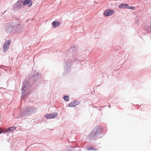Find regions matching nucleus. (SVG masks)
Returning a JSON list of instances; mask_svg holds the SVG:
<instances>
[{
  "label": "nucleus",
  "mask_w": 151,
  "mask_h": 151,
  "mask_svg": "<svg viewBox=\"0 0 151 151\" xmlns=\"http://www.w3.org/2000/svg\"><path fill=\"white\" fill-rule=\"evenodd\" d=\"M41 75L36 72H33L29 76V79L25 80L22 83L21 89L22 96L24 97L29 88L40 80Z\"/></svg>",
  "instance_id": "f257e3e1"
},
{
  "label": "nucleus",
  "mask_w": 151,
  "mask_h": 151,
  "mask_svg": "<svg viewBox=\"0 0 151 151\" xmlns=\"http://www.w3.org/2000/svg\"><path fill=\"white\" fill-rule=\"evenodd\" d=\"M77 52V49L73 47H71L69 49L67 50L66 55H68L70 54V55H72L73 58L71 59V62L69 60L66 62L64 67V73H68L70 71L71 64L74 63H76L77 64L78 62L81 60L80 59V55L78 54L76 55Z\"/></svg>",
  "instance_id": "f03ea898"
},
{
  "label": "nucleus",
  "mask_w": 151,
  "mask_h": 151,
  "mask_svg": "<svg viewBox=\"0 0 151 151\" xmlns=\"http://www.w3.org/2000/svg\"><path fill=\"white\" fill-rule=\"evenodd\" d=\"M102 128L100 127L97 126L89 133L87 135V139L89 142L91 140H96L102 138L104 136L102 134Z\"/></svg>",
  "instance_id": "7ed1b4c3"
},
{
  "label": "nucleus",
  "mask_w": 151,
  "mask_h": 151,
  "mask_svg": "<svg viewBox=\"0 0 151 151\" xmlns=\"http://www.w3.org/2000/svg\"><path fill=\"white\" fill-rule=\"evenodd\" d=\"M25 112H22L20 115L21 117H26L27 115H29L35 113L37 111L36 108L33 106H27L26 107Z\"/></svg>",
  "instance_id": "20e7f679"
},
{
  "label": "nucleus",
  "mask_w": 151,
  "mask_h": 151,
  "mask_svg": "<svg viewBox=\"0 0 151 151\" xmlns=\"http://www.w3.org/2000/svg\"><path fill=\"white\" fill-rule=\"evenodd\" d=\"M26 27L25 24H22L21 26L20 24L15 25L14 26H12V29L11 32L12 33L15 34L17 32L23 31L24 28Z\"/></svg>",
  "instance_id": "39448f33"
},
{
  "label": "nucleus",
  "mask_w": 151,
  "mask_h": 151,
  "mask_svg": "<svg viewBox=\"0 0 151 151\" xmlns=\"http://www.w3.org/2000/svg\"><path fill=\"white\" fill-rule=\"evenodd\" d=\"M58 113L57 112H55L52 113L50 114H47L45 115V117L49 119H52L54 118L55 117L57 116L58 115Z\"/></svg>",
  "instance_id": "423d86ee"
},
{
  "label": "nucleus",
  "mask_w": 151,
  "mask_h": 151,
  "mask_svg": "<svg viewBox=\"0 0 151 151\" xmlns=\"http://www.w3.org/2000/svg\"><path fill=\"white\" fill-rule=\"evenodd\" d=\"M20 2L22 3L24 5H26L27 4L28 6L30 7L32 6V0H19Z\"/></svg>",
  "instance_id": "0eeeda50"
},
{
  "label": "nucleus",
  "mask_w": 151,
  "mask_h": 151,
  "mask_svg": "<svg viewBox=\"0 0 151 151\" xmlns=\"http://www.w3.org/2000/svg\"><path fill=\"white\" fill-rule=\"evenodd\" d=\"M114 13L113 10L111 9H108L104 12V17L110 16L113 15Z\"/></svg>",
  "instance_id": "6e6552de"
},
{
  "label": "nucleus",
  "mask_w": 151,
  "mask_h": 151,
  "mask_svg": "<svg viewBox=\"0 0 151 151\" xmlns=\"http://www.w3.org/2000/svg\"><path fill=\"white\" fill-rule=\"evenodd\" d=\"M22 3L19 0L13 6L14 8L20 9L22 6Z\"/></svg>",
  "instance_id": "1a4fd4ad"
},
{
  "label": "nucleus",
  "mask_w": 151,
  "mask_h": 151,
  "mask_svg": "<svg viewBox=\"0 0 151 151\" xmlns=\"http://www.w3.org/2000/svg\"><path fill=\"white\" fill-rule=\"evenodd\" d=\"M144 29L148 33L151 32V22L150 23L145 25L144 27Z\"/></svg>",
  "instance_id": "9d476101"
},
{
  "label": "nucleus",
  "mask_w": 151,
  "mask_h": 151,
  "mask_svg": "<svg viewBox=\"0 0 151 151\" xmlns=\"http://www.w3.org/2000/svg\"><path fill=\"white\" fill-rule=\"evenodd\" d=\"M85 148L86 150H88L96 151L98 150V149L95 148L93 146L89 145H87Z\"/></svg>",
  "instance_id": "9b49d317"
},
{
  "label": "nucleus",
  "mask_w": 151,
  "mask_h": 151,
  "mask_svg": "<svg viewBox=\"0 0 151 151\" xmlns=\"http://www.w3.org/2000/svg\"><path fill=\"white\" fill-rule=\"evenodd\" d=\"M129 7V5L126 3H122L120 4L118 7L119 8H123V9H127Z\"/></svg>",
  "instance_id": "f8f14e48"
},
{
  "label": "nucleus",
  "mask_w": 151,
  "mask_h": 151,
  "mask_svg": "<svg viewBox=\"0 0 151 151\" xmlns=\"http://www.w3.org/2000/svg\"><path fill=\"white\" fill-rule=\"evenodd\" d=\"M12 26L11 25H10L8 24L6 25L5 28V31H6L7 32H9L10 31H11V30L12 29Z\"/></svg>",
  "instance_id": "ddd939ff"
},
{
  "label": "nucleus",
  "mask_w": 151,
  "mask_h": 151,
  "mask_svg": "<svg viewBox=\"0 0 151 151\" xmlns=\"http://www.w3.org/2000/svg\"><path fill=\"white\" fill-rule=\"evenodd\" d=\"M52 25H53V28H55L58 27L60 24V22H59L54 21L52 22Z\"/></svg>",
  "instance_id": "4468645a"
},
{
  "label": "nucleus",
  "mask_w": 151,
  "mask_h": 151,
  "mask_svg": "<svg viewBox=\"0 0 151 151\" xmlns=\"http://www.w3.org/2000/svg\"><path fill=\"white\" fill-rule=\"evenodd\" d=\"M3 47H4V49L3 50V52H5L6 50L8 49L9 47V45H7L6 44H4L3 45Z\"/></svg>",
  "instance_id": "2eb2a0df"
},
{
  "label": "nucleus",
  "mask_w": 151,
  "mask_h": 151,
  "mask_svg": "<svg viewBox=\"0 0 151 151\" xmlns=\"http://www.w3.org/2000/svg\"><path fill=\"white\" fill-rule=\"evenodd\" d=\"M71 150L73 151H77L78 147L76 146H73L72 147L71 146Z\"/></svg>",
  "instance_id": "dca6fc26"
},
{
  "label": "nucleus",
  "mask_w": 151,
  "mask_h": 151,
  "mask_svg": "<svg viewBox=\"0 0 151 151\" xmlns=\"http://www.w3.org/2000/svg\"><path fill=\"white\" fill-rule=\"evenodd\" d=\"M63 98L64 100L65 101H68L69 99V97L66 95L64 96L63 97Z\"/></svg>",
  "instance_id": "f3484780"
},
{
  "label": "nucleus",
  "mask_w": 151,
  "mask_h": 151,
  "mask_svg": "<svg viewBox=\"0 0 151 151\" xmlns=\"http://www.w3.org/2000/svg\"><path fill=\"white\" fill-rule=\"evenodd\" d=\"M73 104H74V107L76 106L77 105H78L80 102L79 101H78L77 100H75L73 102Z\"/></svg>",
  "instance_id": "a211bd4d"
},
{
  "label": "nucleus",
  "mask_w": 151,
  "mask_h": 151,
  "mask_svg": "<svg viewBox=\"0 0 151 151\" xmlns=\"http://www.w3.org/2000/svg\"><path fill=\"white\" fill-rule=\"evenodd\" d=\"M5 132H11L12 131L11 128L10 127H8L6 129H4Z\"/></svg>",
  "instance_id": "6ab92c4d"
},
{
  "label": "nucleus",
  "mask_w": 151,
  "mask_h": 151,
  "mask_svg": "<svg viewBox=\"0 0 151 151\" xmlns=\"http://www.w3.org/2000/svg\"><path fill=\"white\" fill-rule=\"evenodd\" d=\"M68 106L69 107H74V104H73V102H72L70 103L68 105Z\"/></svg>",
  "instance_id": "aec40b11"
},
{
  "label": "nucleus",
  "mask_w": 151,
  "mask_h": 151,
  "mask_svg": "<svg viewBox=\"0 0 151 151\" xmlns=\"http://www.w3.org/2000/svg\"><path fill=\"white\" fill-rule=\"evenodd\" d=\"M11 43V42H10V40H6L4 44H6L7 45H9Z\"/></svg>",
  "instance_id": "412c9836"
},
{
  "label": "nucleus",
  "mask_w": 151,
  "mask_h": 151,
  "mask_svg": "<svg viewBox=\"0 0 151 151\" xmlns=\"http://www.w3.org/2000/svg\"><path fill=\"white\" fill-rule=\"evenodd\" d=\"M4 132V129L2 128H0V134Z\"/></svg>",
  "instance_id": "4be33fe9"
},
{
  "label": "nucleus",
  "mask_w": 151,
  "mask_h": 151,
  "mask_svg": "<svg viewBox=\"0 0 151 151\" xmlns=\"http://www.w3.org/2000/svg\"><path fill=\"white\" fill-rule=\"evenodd\" d=\"M127 9L134 10L135 9V7L134 6H129V7H128Z\"/></svg>",
  "instance_id": "5701e85b"
},
{
  "label": "nucleus",
  "mask_w": 151,
  "mask_h": 151,
  "mask_svg": "<svg viewBox=\"0 0 151 151\" xmlns=\"http://www.w3.org/2000/svg\"><path fill=\"white\" fill-rule=\"evenodd\" d=\"M10 127L11 128V130H12V131H13L14 129H15L16 128H17V127H14V126L11 127Z\"/></svg>",
  "instance_id": "b1692460"
},
{
  "label": "nucleus",
  "mask_w": 151,
  "mask_h": 151,
  "mask_svg": "<svg viewBox=\"0 0 151 151\" xmlns=\"http://www.w3.org/2000/svg\"><path fill=\"white\" fill-rule=\"evenodd\" d=\"M109 108H110V105H109Z\"/></svg>",
  "instance_id": "393cba45"
}]
</instances>
